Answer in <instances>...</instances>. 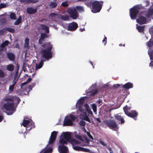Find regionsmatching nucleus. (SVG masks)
<instances>
[{
    "label": "nucleus",
    "instance_id": "47",
    "mask_svg": "<svg viewBox=\"0 0 153 153\" xmlns=\"http://www.w3.org/2000/svg\"><path fill=\"white\" fill-rule=\"evenodd\" d=\"M5 76V73L2 71L0 69V78H3Z\"/></svg>",
    "mask_w": 153,
    "mask_h": 153
},
{
    "label": "nucleus",
    "instance_id": "22",
    "mask_svg": "<svg viewBox=\"0 0 153 153\" xmlns=\"http://www.w3.org/2000/svg\"><path fill=\"white\" fill-rule=\"evenodd\" d=\"M40 27L41 29L43 30H46V33H48L49 32V29L48 26L45 25L41 24L40 25Z\"/></svg>",
    "mask_w": 153,
    "mask_h": 153
},
{
    "label": "nucleus",
    "instance_id": "25",
    "mask_svg": "<svg viewBox=\"0 0 153 153\" xmlns=\"http://www.w3.org/2000/svg\"><path fill=\"white\" fill-rule=\"evenodd\" d=\"M7 56L8 58L11 61H13L15 59L14 55L11 53H8L7 54Z\"/></svg>",
    "mask_w": 153,
    "mask_h": 153
},
{
    "label": "nucleus",
    "instance_id": "9",
    "mask_svg": "<svg viewBox=\"0 0 153 153\" xmlns=\"http://www.w3.org/2000/svg\"><path fill=\"white\" fill-rule=\"evenodd\" d=\"M78 27V25L76 22H73L70 24L68 26V29L69 30L73 31H74Z\"/></svg>",
    "mask_w": 153,
    "mask_h": 153
},
{
    "label": "nucleus",
    "instance_id": "50",
    "mask_svg": "<svg viewBox=\"0 0 153 153\" xmlns=\"http://www.w3.org/2000/svg\"><path fill=\"white\" fill-rule=\"evenodd\" d=\"M4 100L5 101H10L13 102V96L11 98H6L4 99Z\"/></svg>",
    "mask_w": 153,
    "mask_h": 153
},
{
    "label": "nucleus",
    "instance_id": "51",
    "mask_svg": "<svg viewBox=\"0 0 153 153\" xmlns=\"http://www.w3.org/2000/svg\"><path fill=\"white\" fill-rule=\"evenodd\" d=\"M69 117V118L71 119V120H72L73 121H74L75 120L76 117L75 116L72 114H70L69 116H68Z\"/></svg>",
    "mask_w": 153,
    "mask_h": 153
},
{
    "label": "nucleus",
    "instance_id": "64",
    "mask_svg": "<svg viewBox=\"0 0 153 153\" xmlns=\"http://www.w3.org/2000/svg\"><path fill=\"white\" fill-rule=\"evenodd\" d=\"M5 20L4 19H2L0 20V23H4L5 22Z\"/></svg>",
    "mask_w": 153,
    "mask_h": 153
},
{
    "label": "nucleus",
    "instance_id": "60",
    "mask_svg": "<svg viewBox=\"0 0 153 153\" xmlns=\"http://www.w3.org/2000/svg\"><path fill=\"white\" fill-rule=\"evenodd\" d=\"M98 91L97 90H95L94 91L92 92L91 95L92 96H94L97 93Z\"/></svg>",
    "mask_w": 153,
    "mask_h": 153
},
{
    "label": "nucleus",
    "instance_id": "44",
    "mask_svg": "<svg viewBox=\"0 0 153 153\" xmlns=\"http://www.w3.org/2000/svg\"><path fill=\"white\" fill-rule=\"evenodd\" d=\"M6 28H4L0 30V35H3L6 31Z\"/></svg>",
    "mask_w": 153,
    "mask_h": 153
},
{
    "label": "nucleus",
    "instance_id": "40",
    "mask_svg": "<svg viewBox=\"0 0 153 153\" xmlns=\"http://www.w3.org/2000/svg\"><path fill=\"white\" fill-rule=\"evenodd\" d=\"M84 8L83 7L81 6H77L75 8L73 9L69 8L68 10H83Z\"/></svg>",
    "mask_w": 153,
    "mask_h": 153
},
{
    "label": "nucleus",
    "instance_id": "11",
    "mask_svg": "<svg viewBox=\"0 0 153 153\" xmlns=\"http://www.w3.org/2000/svg\"><path fill=\"white\" fill-rule=\"evenodd\" d=\"M130 16L132 19H136L137 16L139 13V10H130Z\"/></svg>",
    "mask_w": 153,
    "mask_h": 153
},
{
    "label": "nucleus",
    "instance_id": "17",
    "mask_svg": "<svg viewBox=\"0 0 153 153\" xmlns=\"http://www.w3.org/2000/svg\"><path fill=\"white\" fill-rule=\"evenodd\" d=\"M145 9L144 6H143L141 4H137L133 6L131 8L130 10H141Z\"/></svg>",
    "mask_w": 153,
    "mask_h": 153
},
{
    "label": "nucleus",
    "instance_id": "48",
    "mask_svg": "<svg viewBox=\"0 0 153 153\" xmlns=\"http://www.w3.org/2000/svg\"><path fill=\"white\" fill-rule=\"evenodd\" d=\"M92 109L94 112L95 113H96L97 107L96 105L95 104H93L92 105Z\"/></svg>",
    "mask_w": 153,
    "mask_h": 153
},
{
    "label": "nucleus",
    "instance_id": "56",
    "mask_svg": "<svg viewBox=\"0 0 153 153\" xmlns=\"http://www.w3.org/2000/svg\"><path fill=\"white\" fill-rule=\"evenodd\" d=\"M105 36V37L104 38V39H103V40L102 41V43L104 44V45H105L107 43V38L106 36Z\"/></svg>",
    "mask_w": 153,
    "mask_h": 153
},
{
    "label": "nucleus",
    "instance_id": "41",
    "mask_svg": "<svg viewBox=\"0 0 153 153\" xmlns=\"http://www.w3.org/2000/svg\"><path fill=\"white\" fill-rule=\"evenodd\" d=\"M10 17L12 19L15 20L16 19L15 14L14 13H11L10 14Z\"/></svg>",
    "mask_w": 153,
    "mask_h": 153
},
{
    "label": "nucleus",
    "instance_id": "52",
    "mask_svg": "<svg viewBox=\"0 0 153 153\" xmlns=\"http://www.w3.org/2000/svg\"><path fill=\"white\" fill-rule=\"evenodd\" d=\"M79 125L82 126H84L85 125V122L83 120H81L79 123Z\"/></svg>",
    "mask_w": 153,
    "mask_h": 153
},
{
    "label": "nucleus",
    "instance_id": "58",
    "mask_svg": "<svg viewBox=\"0 0 153 153\" xmlns=\"http://www.w3.org/2000/svg\"><path fill=\"white\" fill-rule=\"evenodd\" d=\"M28 2L29 3H36L38 1V0H27Z\"/></svg>",
    "mask_w": 153,
    "mask_h": 153
},
{
    "label": "nucleus",
    "instance_id": "55",
    "mask_svg": "<svg viewBox=\"0 0 153 153\" xmlns=\"http://www.w3.org/2000/svg\"><path fill=\"white\" fill-rule=\"evenodd\" d=\"M76 138H77V139H79V140H81V141H83V139L82 138V137L79 135H76Z\"/></svg>",
    "mask_w": 153,
    "mask_h": 153
},
{
    "label": "nucleus",
    "instance_id": "7",
    "mask_svg": "<svg viewBox=\"0 0 153 153\" xmlns=\"http://www.w3.org/2000/svg\"><path fill=\"white\" fill-rule=\"evenodd\" d=\"M77 10H67V12L69 13L70 16L72 19H76L79 16Z\"/></svg>",
    "mask_w": 153,
    "mask_h": 153
},
{
    "label": "nucleus",
    "instance_id": "14",
    "mask_svg": "<svg viewBox=\"0 0 153 153\" xmlns=\"http://www.w3.org/2000/svg\"><path fill=\"white\" fill-rule=\"evenodd\" d=\"M142 14L148 18H151L153 14V10H148V11L144 12Z\"/></svg>",
    "mask_w": 153,
    "mask_h": 153
},
{
    "label": "nucleus",
    "instance_id": "37",
    "mask_svg": "<svg viewBox=\"0 0 153 153\" xmlns=\"http://www.w3.org/2000/svg\"><path fill=\"white\" fill-rule=\"evenodd\" d=\"M13 101L15 100L16 101L18 104H19V102L21 100L19 98V97L16 96H13Z\"/></svg>",
    "mask_w": 153,
    "mask_h": 153
},
{
    "label": "nucleus",
    "instance_id": "57",
    "mask_svg": "<svg viewBox=\"0 0 153 153\" xmlns=\"http://www.w3.org/2000/svg\"><path fill=\"white\" fill-rule=\"evenodd\" d=\"M6 5L4 3H1L0 4V9L6 7Z\"/></svg>",
    "mask_w": 153,
    "mask_h": 153
},
{
    "label": "nucleus",
    "instance_id": "16",
    "mask_svg": "<svg viewBox=\"0 0 153 153\" xmlns=\"http://www.w3.org/2000/svg\"><path fill=\"white\" fill-rule=\"evenodd\" d=\"M48 37V36L46 33H41V36L40 37L39 40V43L40 44H42L44 39Z\"/></svg>",
    "mask_w": 153,
    "mask_h": 153
},
{
    "label": "nucleus",
    "instance_id": "2",
    "mask_svg": "<svg viewBox=\"0 0 153 153\" xmlns=\"http://www.w3.org/2000/svg\"><path fill=\"white\" fill-rule=\"evenodd\" d=\"M146 45L149 48L148 51V54L151 60L149 64L150 67H153V37H152L149 41L146 43Z\"/></svg>",
    "mask_w": 153,
    "mask_h": 153
},
{
    "label": "nucleus",
    "instance_id": "13",
    "mask_svg": "<svg viewBox=\"0 0 153 153\" xmlns=\"http://www.w3.org/2000/svg\"><path fill=\"white\" fill-rule=\"evenodd\" d=\"M59 151L60 153H67L68 150L66 146L64 145H59L58 146Z\"/></svg>",
    "mask_w": 153,
    "mask_h": 153
},
{
    "label": "nucleus",
    "instance_id": "8",
    "mask_svg": "<svg viewBox=\"0 0 153 153\" xmlns=\"http://www.w3.org/2000/svg\"><path fill=\"white\" fill-rule=\"evenodd\" d=\"M92 5L93 9L94 10H101L102 6L101 3L97 1L93 2Z\"/></svg>",
    "mask_w": 153,
    "mask_h": 153
},
{
    "label": "nucleus",
    "instance_id": "18",
    "mask_svg": "<svg viewBox=\"0 0 153 153\" xmlns=\"http://www.w3.org/2000/svg\"><path fill=\"white\" fill-rule=\"evenodd\" d=\"M78 108V109L80 112H84L85 111V108H86L87 107H88V105L87 104H85L84 105H81L80 107L79 106H76Z\"/></svg>",
    "mask_w": 153,
    "mask_h": 153
},
{
    "label": "nucleus",
    "instance_id": "54",
    "mask_svg": "<svg viewBox=\"0 0 153 153\" xmlns=\"http://www.w3.org/2000/svg\"><path fill=\"white\" fill-rule=\"evenodd\" d=\"M149 32L152 36H153V26L149 29Z\"/></svg>",
    "mask_w": 153,
    "mask_h": 153
},
{
    "label": "nucleus",
    "instance_id": "35",
    "mask_svg": "<svg viewBox=\"0 0 153 153\" xmlns=\"http://www.w3.org/2000/svg\"><path fill=\"white\" fill-rule=\"evenodd\" d=\"M18 70H19V69L18 68L17 71L16 72V74L14 75V76L13 80V82H14V81H16V82L18 79V78H17L18 73Z\"/></svg>",
    "mask_w": 153,
    "mask_h": 153
},
{
    "label": "nucleus",
    "instance_id": "53",
    "mask_svg": "<svg viewBox=\"0 0 153 153\" xmlns=\"http://www.w3.org/2000/svg\"><path fill=\"white\" fill-rule=\"evenodd\" d=\"M62 5L64 7H67L68 6V4L67 1L62 2Z\"/></svg>",
    "mask_w": 153,
    "mask_h": 153
},
{
    "label": "nucleus",
    "instance_id": "27",
    "mask_svg": "<svg viewBox=\"0 0 153 153\" xmlns=\"http://www.w3.org/2000/svg\"><path fill=\"white\" fill-rule=\"evenodd\" d=\"M68 141L65 140L63 138H61L59 141V143L60 145H64V144H67L68 143Z\"/></svg>",
    "mask_w": 153,
    "mask_h": 153
},
{
    "label": "nucleus",
    "instance_id": "36",
    "mask_svg": "<svg viewBox=\"0 0 153 153\" xmlns=\"http://www.w3.org/2000/svg\"><path fill=\"white\" fill-rule=\"evenodd\" d=\"M6 31L12 33H14L15 32V30L13 28L11 27H6Z\"/></svg>",
    "mask_w": 153,
    "mask_h": 153
},
{
    "label": "nucleus",
    "instance_id": "28",
    "mask_svg": "<svg viewBox=\"0 0 153 153\" xmlns=\"http://www.w3.org/2000/svg\"><path fill=\"white\" fill-rule=\"evenodd\" d=\"M13 84L12 85H10L9 86V91L11 92L13 91L14 86L16 84V81H14V82H13Z\"/></svg>",
    "mask_w": 153,
    "mask_h": 153
},
{
    "label": "nucleus",
    "instance_id": "23",
    "mask_svg": "<svg viewBox=\"0 0 153 153\" xmlns=\"http://www.w3.org/2000/svg\"><path fill=\"white\" fill-rule=\"evenodd\" d=\"M59 17L64 21L68 20L69 18V16L67 15H60Z\"/></svg>",
    "mask_w": 153,
    "mask_h": 153
},
{
    "label": "nucleus",
    "instance_id": "20",
    "mask_svg": "<svg viewBox=\"0 0 153 153\" xmlns=\"http://www.w3.org/2000/svg\"><path fill=\"white\" fill-rule=\"evenodd\" d=\"M45 61V60H42L38 64H36V65L35 70H36L38 69L41 68L42 67L43 65L44 62Z\"/></svg>",
    "mask_w": 153,
    "mask_h": 153
},
{
    "label": "nucleus",
    "instance_id": "33",
    "mask_svg": "<svg viewBox=\"0 0 153 153\" xmlns=\"http://www.w3.org/2000/svg\"><path fill=\"white\" fill-rule=\"evenodd\" d=\"M50 46H52L49 42H46L45 44H43L42 47L45 48L46 49H47L48 48H49Z\"/></svg>",
    "mask_w": 153,
    "mask_h": 153
},
{
    "label": "nucleus",
    "instance_id": "24",
    "mask_svg": "<svg viewBox=\"0 0 153 153\" xmlns=\"http://www.w3.org/2000/svg\"><path fill=\"white\" fill-rule=\"evenodd\" d=\"M6 69L10 71H12L14 69V66L12 64H10L7 66Z\"/></svg>",
    "mask_w": 153,
    "mask_h": 153
},
{
    "label": "nucleus",
    "instance_id": "46",
    "mask_svg": "<svg viewBox=\"0 0 153 153\" xmlns=\"http://www.w3.org/2000/svg\"><path fill=\"white\" fill-rule=\"evenodd\" d=\"M81 151L87 152H90V150L89 149L84 148L82 147H81Z\"/></svg>",
    "mask_w": 153,
    "mask_h": 153
},
{
    "label": "nucleus",
    "instance_id": "42",
    "mask_svg": "<svg viewBox=\"0 0 153 153\" xmlns=\"http://www.w3.org/2000/svg\"><path fill=\"white\" fill-rule=\"evenodd\" d=\"M27 13L29 14H33L37 12V10H26Z\"/></svg>",
    "mask_w": 153,
    "mask_h": 153
},
{
    "label": "nucleus",
    "instance_id": "59",
    "mask_svg": "<svg viewBox=\"0 0 153 153\" xmlns=\"http://www.w3.org/2000/svg\"><path fill=\"white\" fill-rule=\"evenodd\" d=\"M100 143L104 146H105L107 144H105L103 141L100 140L99 141Z\"/></svg>",
    "mask_w": 153,
    "mask_h": 153
},
{
    "label": "nucleus",
    "instance_id": "12",
    "mask_svg": "<svg viewBox=\"0 0 153 153\" xmlns=\"http://www.w3.org/2000/svg\"><path fill=\"white\" fill-rule=\"evenodd\" d=\"M73 123L71 119L69 118V116H67L66 117L64 121L63 125L64 126H71L72 125Z\"/></svg>",
    "mask_w": 153,
    "mask_h": 153
},
{
    "label": "nucleus",
    "instance_id": "62",
    "mask_svg": "<svg viewBox=\"0 0 153 153\" xmlns=\"http://www.w3.org/2000/svg\"><path fill=\"white\" fill-rule=\"evenodd\" d=\"M87 134L89 138L91 139L92 140L94 139V138L93 137L91 136V135L89 133H87Z\"/></svg>",
    "mask_w": 153,
    "mask_h": 153
},
{
    "label": "nucleus",
    "instance_id": "31",
    "mask_svg": "<svg viewBox=\"0 0 153 153\" xmlns=\"http://www.w3.org/2000/svg\"><path fill=\"white\" fill-rule=\"evenodd\" d=\"M30 123V121L29 120H25L24 119L23 120L22 123V125L24 127H26Z\"/></svg>",
    "mask_w": 153,
    "mask_h": 153
},
{
    "label": "nucleus",
    "instance_id": "43",
    "mask_svg": "<svg viewBox=\"0 0 153 153\" xmlns=\"http://www.w3.org/2000/svg\"><path fill=\"white\" fill-rule=\"evenodd\" d=\"M81 147L79 146H76L73 147V149L76 151H81Z\"/></svg>",
    "mask_w": 153,
    "mask_h": 153
},
{
    "label": "nucleus",
    "instance_id": "39",
    "mask_svg": "<svg viewBox=\"0 0 153 153\" xmlns=\"http://www.w3.org/2000/svg\"><path fill=\"white\" fill-rule=\"evenodd\" d=\"M57 135V132L56 131H53L51 133V137L56 139Z\"/></svg>",
    "mask_w": 153,
    "mask_h": 153
},
{
    "label": "nucleus",
    "instance_id": "49",
    "mask_svg": "<svg viewBox=\"0 0 153 153\" xmlns=\"http://www.w3.org/2000/svg\"><path fill=\"white\" fill-rule=\"evenodd\" d=\"M83 119L89 122V123H91V121L89 117L87 116H85L83 118Z\"/></svg>",
    "mask_w": 153,
    "mask_h": 153
},
{
    "label": "nucleus",
    "instance_id": "1",
    "mask_svg": "<svg viewBox=\"0 0 153 153\" xmlns=\"http://www.w3.org/2000/svg\"><path fill=\"white\" fill-rule=\"evenodd\" d=\"M123 110L125 113L128 117L133 118L134 120H137V117L138 116V113L136 110H131V107L130 106L126 105L123 107Z\"/></svg>",
    "mask_w": 153,
    "mask_h": 153
},
{
    "label": "nucleus",
    "instance_id": "19",
    "mask_svg": "<svg viewBox=\"0 0 153 153\" xmlns=\"http://www.w3.org/2000/svg\"><path fill=\"white\" fill-rule=\"evenodd\" d=\"M85 97H83L81 98L78 101V103L77 104L76 106H79L83 105L84 102V100H85Z\"/></svg>",
    "mask_w": 153,
    "mask_h": 153
},
{
    "label": "nucleus",
    "instance_id": "5",
    "mask_svg": "<svg viewBox=\"0 0 153 153\" xmlns=\"http://www.w3.org/2000/svg\"><path fill=\"white\" fill-rule=\"evenodd\" d=\"M63 138L68 142L74 143L75 144L77 143L78 141L75 139H71V134L69 132H65L63 134Z\"/></svg>",
    "mask_w": 153,
    "mask_h": 153
},
{
    "label": "nucleus",
    "instance_id": "15",
    "mask_svg": "<svg viewBox=\"0 0 153 153\" xmlns=\"http://www.w3.org/2000/svg\"><path fill=\"white\" fill-rule=\"evenodd\" d=\"M133 87V85L132 83L128 82L124 85L122 87L126 90H128L129 89L132 88Z\"/></svg>",
    "mask_w": 153,
    "mask_h": 153
},
{
    "label": "nucleus",
    "instance_id": "63",
    "mask_svg": "<svg viewBox=\"0 0 153 153\" xmlns=\"http://www.w3.org/2000/svg\"><path fill=\"white\" fill-rule=\"evenodd\" d=\"M57 15V14L56 13H53L50 14V16L51 17L55 16Z\"/></svg>",
    "mask_w": 153,
    "mask_h": 153
},
{
    "label": "nucleus",
    "instance_id": "3",
    "mask_svg": "<svg viewBox=\"0 0 153 153\" xmlns=\"http://www.w3.org/2000/svg\"><path fill=\"white\" fill-rule=\"evenodd\" d=\"M52 46H50L47 49L41 50L40 52L42 54V57L46 60H48L49 59L52 57V53L51 50Z\"/></svg>",
    "mask_w": 153,
    "mask_h": 153
},
{
    "label": "nucleus",
    "instance_id": "6",
    "mask_svg": "<svg viewBox=\"0 0 153 153\" xmlns=\"http://www.w3.org/2000/svg\"><path fill=\"white\" fill-rule=\"evenodd\" d=\"M3 107L4 109L6 111H13L14 110V104L13 102L10 103L7 102L4 104Z\"/></svg>",
    "mask_w": 153,
    "mask_h": 153
},
{
    "label": "nucleus",
    "instance_id": "38",
    "mask_svg": "<svg viewBox=\"0 0 153 153\" xmlns=\"http://www.w3.org/2000/svg\"><path fill=\"white\" fill-rule=\"evenodd\" d=\"M56 139L50 137L49 139V140L48 142V144H52L54 141L56 140Z\"/></svg>",
    "mask_w": 153,
    "mask_h": 153
},
{
    "label": "nucleus",
    "instance_id": "30",
    "mask_svg": "<svg viewBox=\"0 0 153 153\" xmlns=\"http://www.w3.org/2000/svg\"><path fill=\"white\" fill-rule=\"evenodd\" d=\"M9 44V42L8 40H6L1 45L0 47L1 48H4L6 46H7Z\"/></svg>",
    "mask_w": 153,
    "mask_h": 153
},
{
    "label": "nucleus",
    "instance_id": "29",
    "mask_svg": "<svg viewBox=\"0 0 153 153\" xmlns=\"http://www.w3.org/2000/svg\"><path fill=\"white\" fill-rule=\"evenodd\" d=\"M22 19L21 16H19L18 18L17 19L16 21L15 22L14 24L15 25H19L21 22Z\"/></svg>",
    "mask_w": 153,
    "mask_h": 153
},
{
    "label": "nucleus",
    "instance_id": "45",
    "mask_svg": "<svg viewBox=\"0 0 153 153\" xmlns=\"http://www.w3.org/2000/svg\"><path fill=\"white\" fill-rule=\"evenodd\" d=\"M57 5V4L56 2H52L50 5V6L52 8H54V7H55Z\"/></svg>",
    "mask_w": 153,
    "mask_h": 153
},
{
    "label": "nucleus",
    "instance_id": "26",
    "mask_svg": "<svg viewBox=\"0 0 153 153\" xmlns=\"http://www.w3.org/2000/svg\"><path fill=\"white\" fill-rule=\"evenodd\" d=\"M52 151V149L51 148H49L45 150H43L39 153H50Z\"/></svg>",
    "mask_w": 153,
    "mask_h": 153
},
{
    "label": "nucleus",
    "instance_id": "4",
    "mask_svg": "<svg viewBox=\"0 0 153 153\" xmlns=\"http://www.w3.org/2000/svg\"><path fill=\"white\" fill-rule=\"evenodd\" d=\"M105 123L110 128L115 131H117L119 129L117 123L114 120H107Z\"/></svg>",
    "mask_w": 153,
    "mask_h": 153
},
{
    "label": "nucleus",
    "instance_id": "10",
    "mask_svg": "<svg viewBox=\"0 0 153 153\" xmlns=\"http://www.w3.org/2000/svg\"><path fill=\"white\" fill-rule=\"evenodd\" d=\"M136 20L137 22L140 25L146 24L147 22L146 17L142 15L140 16Z\"/></svg>",
    "mask_w": 153,
    "mask_h": 153
},
{
    "label": "nucleus",
    "instance_id": "61",
    "mask_svg": "<svg viewBox=\"0 0 153 153\" xmlns=\"http://www.w3.org/2000/svg\"><path fill=\"white\" fill-rule=\"evenodd\" d=\"M30 125L31 127H30V129L33 128L35 127V124L33 123V122L32 123H30Z\"/></svg>",
    "mask_w": 153,
    "mask_h": 153
},
{
    "label": "nucleus",
    "instance_id": "32",
    "mask_svg": "<svg viewBox=\"0 0 153 153\" xmlns=\"http://www.w3.org/2000/svg\"><path fill=\"white\" fill-rule=\"evenodd\" d=\"M29 39L28 38H26L25 40V43L24 44V46L25 47L28 48L29 47Z\"/></svg>",
    "mask_w": 153,
    "mask_h": 153
},
{
    "label": "nucleus",
    "instance_id": "21",
    "mask_svg": "<svg viewBox=\"0 0 153 153\" xmlns=\"http://www.w3.org/2000/svg\"><path fill=\"white\" fill-rule=\"evenodd\" d=\"M115 118L118 121H120L121 123V124L124 123L125 122V121L124 120L123 118L120 115H116L115 116Z\"/></svg>",
    "mask_w": 153,
    "mask_h": 153
},
{
    "label": "nucleus",
    "instance_id": "34",
    "mask_svg": "<svg viewBox=\"0 0 153 153\" xmlns=\"http://www.w3.org/2000/svg\"><path fill=\"white\" fill-rule=\"evenodd\" d=\"M137 29L140 32H143L144 31V26H139L137 27Z\"/></svg>",
    "mask_w": 153,
    "mask_h": 153
}]
</instances>
